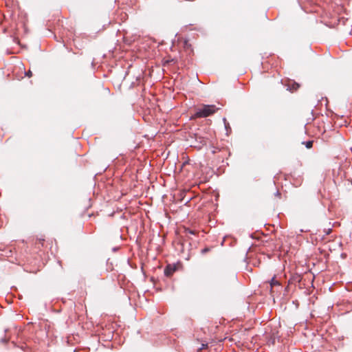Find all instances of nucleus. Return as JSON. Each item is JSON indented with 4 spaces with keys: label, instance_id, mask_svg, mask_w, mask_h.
Here are the masks:
<instances>
[{
    "label": "nucleus",
    "instance_id": "1",
    "mask_svg": "<svg viewBox=\"0 0 352 352\" xmlns=\"http://www.w3.org/2000/svg\"><path fill=\"white\" fill-rule=\"evenodd\" d=\"M219 108L214 104H200L197 109L194 117L196 118H206L214 114Z\"/></svg>",
    "mask_w": 352,
    "mask_h": 352
},
{
    "label": "nucleus",
    "instance_id": "2",
    "mask_svg": "<svg viewBox=\"0 0 352 352\" xmlns=\"http://www.w3.org/2000/svg\"><path fill=\"white\" fill-rule=\"evenodd\" d=\"M285 86H287V89L289 90L291 92H294L297 91L300 87V84L295 82L293 80H288L287 81V83L285 84Z\"/></svg>",
    "mask_w": 352,
    "mask_h": 352
},
{
    "label": "nucleus",
    "instance_id": "3",
    "mask_svg": "<svg viewBox=\"0 0 352 352\" xmlns=\"http://www.w3.org/2000/svg\"><path fill=\"white\" fill-rule=\"evenodd\" d=\"M176 270L177 267L175 265H168L164 270V274L169 277L173 274Z\"/></svg>",
    "mask_w": 352,
    "mask_h": 352
},
{
    "label": "nucleus",
    "instance_id": "4",
    "mask_svg": "<svg viewBox=\"0 0 352 352\" xmlns=\"http://www.w3.org/2000/svg\"><path fill=\"white\" fill-rule=\"evenodd\" d=\"M44 242H45V239H44L39 238V239H36L35 245H36L37 248L40 249L41 247H43L44 246Z\"/></svg>",
    "mask_w": 352,
    "mask_h": 352
},
{
    "label": "nucleus",
    "instance_id": "5",
    "mask_svg": "<svg viewBox=\"0 0 352 352\" xmlns=\"http://www.w3.org/2000/svg\"><path fill=\"white\" fill-rule=\"evenodd\" d=\"M279 285V283L276 280H275L274 278H273L270 282L271 287H273L274 285Z\"/></svg>",
    "mask_w": 352,
    "mask_h": 352
},
{
    "label": "nucleus",
    "instance_id": "6",
    "mask_svg": "<svg viewBox=\"0 0 352 352\" xmlns=\"http://www.w3.org/2000/svg\"><path fill=\"white\" fill-rule=\"evenodd\" d=\"M305 146L307 148H311L313 146V141H307L305 143Z\"/></svg>",
    "mask_w": 352,
    "mask_h": 352
},
{
    "label": "nucleus",
    "instance_id": "7",
    "mask_svg": "<svg viewBox=\"0 0 352 352\" xmlns=\"http://www.w3.org/2000/svg\"><path fill=\"white\" fill-rule=\"evenodd\" d=\"M186 234L189 233V234H195V231H192V230H191L190 229H186Z\"/></svg>",
    "mask_w": 352,
    "mask_h": 352
},
{
    "label": "nucleus",
    "instance_id": "8",
    "mask_svg": "<svg viewBox=\"0 0 352 352\" xmlns=\"http://www.w3.org/2000/svg\"><path fill=\"white\" fill-rule=\"evenodd\" d=\"M200 143L202 144H206V140L203 138H200Z\"/></svg>",
    "mask_w": 352,
    "mask_h": 352
},
{
    "label": "nucleus",
    "instance_id": "9",
    "mask_svg": "<svg viewBox=\"0 0 352 352\" xmlns=\"http://www.w3.org/2000/svg\"><path fill=\"white\" fill-rule=\"evenodd\" d=\"M209 250H209V248H204V249H203V250H201V253H202V254H205V253L208 252Z\"/></svg>",
    "mask_w": 352,
    "mask_h": 352
},
{
    "label": "nucleus",
    "instance_id": "10",
    "mask_svg": "<svg viewBox=\"0 0 352 352\" xmlns=\"http://www.w3.org/2000/svg\"><path fill=\"white\" fill-rule=\"evenodd\" d=\"M208 346V344H202L201 348L199 349V350H201L203 349H205Z\"/></svg>",
    "mask_w": 352,
    "mask_h": 352
},
{
    "label": "nucleus",
    "instance_id": "11",
    "mask_svg": "<svg viewBox=\"0 0 352 352\" xmlns=\"http://www.w3.org/2000/svg\"><path fill=\"white\" fill-rule=\"evenodd\" d=\"M26 75L28 76V77H31L32 74V72L31 71H28L27 73H26Z\"/></svg>",
    "mask_w": 352,
    "mask_h": 352
},
{
    "label": "nucleus",
    "instance_id": "12",
    "mask_svg": "<svg viewBox=\"0 0 352 352\" xmlns=\"http://www.w3.org/2000/svg\"><path fill=\"white\" fill-rule=\"evenodd\" d=\"M188 46H190V45L188 44V41H185V42H184V47H188Z\"/></svg>",
    "mask_w": 352,
    "mask_h": 352
},
{
    "label": "nucleus",
    "instance_id": "13",
    "mask_svg": "<svg viewBox=\"0 0 352 352\" xmlns=\"http://www.w3.org/2000/svg\"><path fill=\"white\" fill-rule=\"evenodd\" d=\"M331 229L327 230V234H329L331 232Z\"/></svg>",
    "mask_w": 352,
    "mask_h": 352
},
{
    "label": "nucleus",
    "instance_id": "14",
    "mask_svg": "<svg viewBox=\"0 0 352 352\" xmlns=\"http://www.w3.org/2000/svg\"><path fill=\"white\" fill-rule=\"evenodd\" d=\"M331 229L327 230V234H329L331 232Z\"/></svg>",
    "mask_w": 352,
    "mask_h": 352
},
{
    "label": "nucleus",
    "instance_id": "15",
    "mask_svg": "<svg viewBox=\"0 0 352 352\" xmlns=\"http://www.w3.org/2000/svg\"><path fill=\"white\" fill-rule=\"evenodd\" d=\"M276 195H280L279 192H276Z\"/></svg>",
    "mask_w": 352,
    "mask_h": 352
}]
</instances>
